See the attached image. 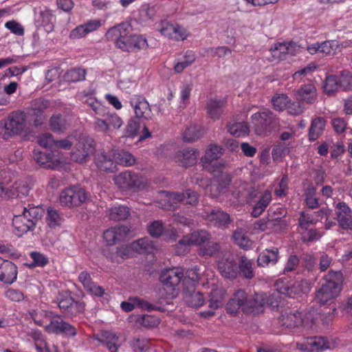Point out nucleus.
<instances>
[{"label":"nucleus","instance_id":"a211bd4d","mask_svg":"<svg viewBox=\"0 0 352 352\" xmlns=\"http://www.w3.org/2000/svg\"><path fill=\"white\" fill-rule=\"evenodd\" d=\"M336 208L337 220L340 227L344 230H352V210L344 201L337 204Z\"/></svg>","mask_w":352,"mask_h":352},{"label":"nucleus","instance_id":"8fccbe9b","mask_svg":"<svg viewBox=\"0 0 352 352\" xmlns=\"http://www.w3.org/2000/svg\"><path fill=\"white\" fill-rule=\"evenodd\" d=\"M289 98L287 94H277L272 97V102L274 109L278 111H283L286 109L289 102Z\"/></svg>","mask_w":352,"mask_h":352},{"label":"nucleus","instance_id":"4be33fe9","mask_svg":"<svg viewBox=\"0 0 352 352\" xmlns=\"http://www.w3.org/2000/svg\"><path fill=\"white\" fill-rule=\"evenodd\" d=\"M206 219L214 221L215 224L223 228H228L232 220L228 213L220 209H210L205 211Z\"/></svg>","mask_w":352,"mask_h":352},{"label":"nucleus","instance_id":"0e129e2a","mask_svg":"<svg viewBox=\"0 0 352 352\" xmlns=\"http://www.w3.org/2000/svg\"><path fill=\"white\" fill-rule=\"evenodd\" d=\"M140 129V123L135 120H130L125 129V136L134 137L138 135Z\"/></svg>","mask_w":352,"mask_h":352},{"label":"nucleus","instance_id":"603ef678","mask_svg":"<svg viewBox=\"0 0 352 352\" xmlns=\"http://www.w3.org/2000/svg\"><path fill=\"white\" fill-rule=\"evenodd\" d=\"M86 103L89 107L92 109L96 114L104 116L107 113V108L95 98H88L86 100Z\"/></svg>","mask_w":352,"mask_h":352},{"label":"nucleus","instance_id":"5fc2aeb1","mask_svg":"<svg viewBox=\"0 0 352 352\" xmlns=\"http://www.w3.org/2000/svg\"><path fill=\"white\" fill-rule=\"evenodd\" d=\"M320 52L325 55H333L339 47L338 43L336 41H327L319 44Z\"/></svg>","mask_w":352,"mask_h":352},{"label":"nucleus","instance_id":"a878e982","mask_svg":"<svg viewBox=\"0 0 352 352\" xmlns=\"http://www.w3.org/2000/svg\"><path fill=\"white\" fill-rule=\"evenodd\" d=\"M218 269L223 277L230 279L236 278L239 274L236 263L228 259L220 261L218 264Z\"/></svg>","mask_w":352,"mask_h":352},{"label":"nucleus","instance_id":"58836bf2","mask_svg":"<svg viewBox=\"0 0 352 352\" xmlns=\"http://www.w3.org/2000/svg\"><path fill=\"white\" fill-rule=\"evenodd\" d=\"M255 225L257 226V228L264 231L269 228H273L274 226H280L281 228L282 226L285 227L286 223L285 221L282 220L280 217H276L275 219H268L267 221L262 219L258 221Z\"/></svg>","mask_w":352,"mask_h":352},{"label":"nucleus","instance_id":"6ab92c4d","mask_svg":"<svg viewBox=\"0 0 352 352\" xmlns=\"http://www.w3.org/2000/svg\"><path fill=\"white\" fill-rule=\"evenodd\" d=\"M94 160L97 167L102 171L113 172L116 170V164L110 151L98 150L95 155Z\"/></svg>","mask_w":352,"mask_h":352},{"label":"nucleus","instance_id":"ddd939ff","mask_svg":"<svg viewBox=\"0 0 352 352\" xmlns=\"http://www.w3.org/2000/svg\"><path fill=\"white\" fill-rule=\"evenodd\" d=\"M337 345L336 340L330 342L326 338L316 336L308 338L301 349L309 352H319L326 349L335 348Z\"/></svg>","mask_w":352,"mask_h":352},{"label":"nucleus","instance_id":"f8f14e48","mask_svg":"<svg viewBox=\"0 0 352 352\" xmlns=\"http://www.w3.org/2000/svg\"><path fill=\"white\" fill-rule=\"evenodd\" d=\"M50 317L52 318V320L45 327V330L48 333L62 334L65 336H75L77 334L76 329L73 325L61 319L59 316H52L51 312Z\"/></svg>","mask_w":352,"mask_h":352},{"label":"nucleus","instance_id":"c756f323","mask_svg":"<svg viewBox=\"0 0 352 352\" xmlns=\"http://www.w3.org/2000/svg\"><path fill=\"white\" fill-rule=\"evenodd\" d=\"M278 260V250L273 248L272 250H265V252L261 253L257 258V263L258 266L264 267L269 264H275Z\"/></svg>","mask_w":352,"mask_h":352},{"label":"nucleus","instance_id":"cd10ccee","mask_svg":"<svg viewBox=\"0 0 352 352\" xmlns=\"http://www.w3.org/2000/svg\"><path fill=\"white\" fill-rule=\"evenodd\" d=\"M131 248L135 250V253L140 254L153 253L154 250H157L156 245L154 243L147 237L133 241Z\"/></svg>","mask_w":352,"mask_h":352},{"label":"nucleus","instance_id":"4c0bfd02","mask_svg":"<svg viewBox=\"0 0 352 352\" xmlns=\"http://www.w3.org/2000/svg\"><path fill=\"white\" fill-rule=\"evenodd\" d=\"M11 190L13 194L11 198H21L25 197L29 194L30 187L26 182L21 181L15 182L12 186H11Z\"/></svg>","mask_w":352,"mask_h":352},{"label":"nucleus","instance_id":"b1692460","mask_svg":"<svg viewBox=\"0 0 352 352\" xmlns=\"http://www.w3.org/2000/svg\"><path fill=\"white\" fill-rule=\"evenodd\" d=\"M12 226L16 230V234L19 236L26 233L29 230H32L34 228V223L30 218H28L27 215L22 214L14 215L12 219Z\"/></svg>","mask_w":352,"mask_h":352},{"label":"nucleus","instance_id":"c9c22d12","mask_svg":"<svg viewBox=\"0 0 352 352\" xmlns=\"http://www.w3.org/2000/svg\"><path fill=\"white\" fill-rule=\"evenodd\" d=\"M277 290L280 294L287 296L290 298H294L295 296L301 293V287L299 283H294L290 285H284L279 286V283H276Z\"/></svg>","mask_w":352,"mask_h":352},{"label":"nucleus","instance_id":"37998d69","mask_svg":"<svg viewBox=\"0 0 352 352\" xmlns=\"http://www.w3.org/2000/svg\"><path fill=\"white\" fill-rule=\"evenodd\" d=\"M189 235L192 245H201L207 242L210 238V234L204 230L195 231Z\"/></svg>","mask_w":352,"mask_h":352},{"label":"nucleus","instance_id":"7c9ffc66","mask_svg":"<svg viewBox=\"0 0 352 352\" xmlns=\"http://www.w3.org/2000/svg\"><path fill=\"white\" fill-rule=\"evenodd\" d=\"M324 125L325 121L320 117H318L312 120L309 130V139L310 141H314L321 135Z\"/></svg>","mask_w":352,"mask_h":352},{"label":"nucleus","instance_id":"e2e57ef3","mask_svg":"<svg viewBox=\"0 0 352 352\" xmlns=\"http://www.w3.org/2000/svg\"><path fill=\"white\" fill-rule=\"evenodd\" d=\"M185 204L192 206H196L199 204V195L196 191L188 188L185 190Z\"/></svg>","mask_w":352,"mask_h":352},{"label":"nucleus","instance_id":"f3484780","mask_svg":"<svg viewBox=\"0 0 352 352\" xmlns=\"http://www.w3.org/2000/svg\"><path fill=\"white\" fill-rule=\"evenodd\" d=\"M183 298L185 303L190 307L197 309L205 302L204 294L196 290V287L191 285L189 287H183Z\"/></svg>","mask_w":352,"mask_h":352},{"label":"nucleus","instance_id":"e433bc0d","mask_svg":"<svg viewBox=\"0 0 352 352\" xmlns=\"http://www.w3.org/2000/svg\"><path fill=\"white\" fill-rule=\"evenodd\" d=\"M49 123L51 130L54 132L63 133L67 129L66 120L60 114L53 115Z\"/></svg>","mask_w":352,"mask_h":352},{"label":"nucleus","instance_id":"69168bd1","mask_svg":"<svg viewBox=\"0 0 352 352\" xmlns=\"http://www.w3.org/2000/svg\"><path fill=\"white\" fill-rule=\"evenodd\" d=\"M117 155L116 159L119 160L120 164L125 166H131L135 162V159L129 152L122 151L121 153H118Z\"/></svg>","mask_w":352,"mask_h":352},{"label":"nucleus","instance_id":"6e6d98bb","mask_svg":"<svg viewBox=\"0 0 352 352\" xmlns=\"http://www.w3.org/2000/svg\"><path fill=\"white\" fill-rule=\"evenodd\" d=\"M43 212L42 208L38 207H31L28 209L25 207L23 211V213L27 215L28 218H30V220H32L33 223H34V226L41 217Z\"/></svg>","mask_w":352,"mask_h":352},{"label":"nucleus","instance_id":"7ed1b4c3","mask_svg":"<svg viewBox=\"0 0 352 352\" xmlns=\"http://www.w3.org/2000/svg\"><path fill=\"white\" fill-rule=\"evenodd\" d=\"M324 283L316 292L315 299L321 304H331L340 294L342 286V274L329 271L324 276Z\"/></svg>","mask_w":352,"mask_h":352},{"label":"nucleus","instance_id":"412c9836","mask_svg":"<svg viewBox=\"0 0 352 352\" xmlns=\"http://www.w3.org/2000/svg\"><path fill=\"white\" fill-rule=\"evenodd\" d=\"M131 104L133 107L135 113L137 118L144 120H151L153 117V113L147 100L141 96L133 98L131 101Z\"/></svg>","mask_w":352,"mask_h":352},{"label":"nucleus","instance_id":"1a4fd4ad","mask_svg":"<svg viewBox=\"0 0 352 352\" xmlns=\"http://www.w3.org/2000/svg\"><path fill=\"white\" fill-rule=\"evenodd\" d=\"M50 105L47 100L38 98L32 101L31 107L28 109V119L34 126H41L45 121L44 110Z\"/></svg>","mask_w":352,"mask_h":352},{"label":"nucleus","instance_id":"473e14b6","mask_svg":"<svg viewBox=\"0 0 352 352\" xmlns=\"http://www.w3.org/2000/svg\"><path fill=\"white\" fill-rule=\"evenodd\" d=\"M243 274V277L247 279H252L254 276V271L253 269V261L248 259L245 256L240 258L238 270Z\"/></svg>","mask_w":352,"mask_h":352},{"label":"nucleus","instance_id":"20e7f679","mask_svg":"<svg viewBox=\"0 0 352 352\" xmlns=\"http://www.w3.org/2000/svg\"><path fill=\"white\" fill-rule=\"evenodd\" d=\"M184 272L179 267L168 268L162 271L160 280L162 285V289L166 293L168 299L175 298L179 292V283L183 281Z\"/></svg>","mask_w":352,"mask_h":352},{"label":"nucleus","instance_id":"c85d7f7f","mask_svg":"<svg viewBox=\"0 0 352 352\" xmlns=\"http://www.w3.org/2000/svg\"><path fill=\"white\" fill-rule=\"evenodd\" d=\"M234 243L243 250H249L253 244L252 241L247 235V232L242 228H237L232 234Z\"/></svg>","mask_w":352,"mask_h":352},{"label":"nucleus","instance_id":"f03ea898","mask_svg":"<svg viewBox=\"0 0 352 352\" xmlns=\"http://www.w3.org/2000/svg\"><path fill=\"white\" fill-rule=\"evenodd\" d=\"M265 305L264 294H250L243 289H238L226 304V310L232 316H236L241 309L245 314H259L263 311Z\"/></svg>","mask_w":352,"mask_h":352},{"label":"nucleus","instance_id":"338daca9","mask_svg":"<svg viewBox=\"0 0 352 352\" xmlns=\"http://www.w3.org/2000/svg\"><path fill=\"white\" fill-rule=\"evenodd\" d=\"M40 17L41 18V25L44 27H47L50 30H52L53 29L52 12L50 10L41 11L40 12Z\"/></svg>","mask_w":352,"mask_h":352},{"label":"nucleus","instance_id":"4468645a","mask_svg":"<svg viewBox=\"0 0 352 352\" xmlns=\"http://www.w3.org/2000/svg\"><path fill=\"white\" fill-rule=\"evenodd\" d=\"M199 155L197 149L186 148L178 151L174 156V160L179 166L187 168L197 164Z\"/></svg>","mask_w":352,"mask_h":352},{"label":"nucleus","instance_id":"2f4dec72","mask_svg":"<svg viewBox=\"0 0 352 352\" xmlns=\"http://www.w3.org/2000/svg\"><path fill=\"white\" fill-rule=\"evenodd\" d=\"M203 135V129L198 124H191L185 130L184 133V140L191 143L199 140Z\"/></svg>","mask_w":352,"mask_h":352},{"label":"nucleus","instance_id":"5701e85b","mask_svg":"<svg viewBox=\"0 0 352 352\" xmlns=\"http://www.w3.org/2000/svg\"><path fill=\"white\" fill-rule=\"evenodd\" d=\"M17 267L11 261H3L0 265V280L6 284H12L16 279Z\"/></svg>","mask_w":352,"mask_h":352},{"label":"nucleus","instance_id":"09e8293b","mask_svg":"<svg viewBox=\"0 0 352 352\" xmlns=\"http://www.w3.org/2000/svg\"><path fill=\"white\" fill-rule=\"evenodd\" d=\"M46 219L47 224L52 228L60 226L62 221V218L58 210L51 207L47 208V216Z\"/></svg>","mask_w":352,"mask_h":352},{"label":"nucleus","instance_id":"a19ab883","mask_svg":"<svg viewBox=\"0 0 352 352\" xmlns=\"http://www.w3.org/2000/svg\"><path fill=\"white\" fill-rule=\"evenodd\" d=\"M86 70L82 68H74L68 70L64 75L67 82H78L85 79Z\"/></svg>","mask_w":352,"mask_h":352},{"label":"nucleus","instance_id":"f257e3e1","mask_svg":"<svg viewBox=\"0 0 352 352\" xmlns=\"http://www.w3.org/2000/svg\"><path fill=\"white\" fill-rule=\"evenodd\" d=\"M131 25L127 23H121L109 29L105 37L114 41L116 47L123 51L131 52L146 50L148 45L146 39L140 35L131 34Z\"/></svg>","mask_w":352,"mask_h":352},{"label":"nucleus","instance_id":"052dcab7","mask_svg":"<svg viewBox=\"0 0 352 352\" xmlns=\"http://www.w3.org/2000/svg\"><path fill=\"white\" fill-rule=\"evenodd\" d=\"M289 153V148L285 143H278L272 149V155L274 160H277Z\"/></svg>","mask_w":352,"mask_h":352},{"label":"nucleus","instance_id":"9d476101","mask_svg":"<svg viewBox=\"0 0 352 352\" xmlns=\"http://www.w3.org/2000/svg\"><path fill=\"white\" fill-rule=\"evenodd\" d=\"M223 148L217 144H210L206 151L205 155L201 158L205 168L211 172L220 171L224 167V164L214 162L223 154Z\"/></svg>","mask_w":352,"mask_h":352},{"label":"nucleus","instance_id":"680f3d73","mask_svg":"<svg viewBox=\"0 0 352 352\" xmlns=\"http://www.w3.org/2000/svg\"><path fill=\"white\" fill-rule=\"evenodd\" d=\"M34 160L39 164L45 168H51L50 160L51 155L41 151H34Z\"/></svg>","mask_w":352,"mask_h":352},{"label":"nucleus","instance_id":"79ce46f5","mask_svg":"<svg viewBox=\"0 0 352 352\" xmlns=\"http://www.w3.org/2000/svg\"><path fill=\"white\" fill-rule=\"evenodd\" d=\"M228 132L236 137L247 135L249 133V127L245 122H236L228 125Z\"/></svg>","mask_w":352,"mask_h":352},{"label":"nucleus","instance_id":"6e6552de","mask_svg":"<svg viewBox=\"0 0 352 352\" xmlns=\"http://www.w3.org/2000/svg\"><path fill=\"white\" fill-rule=\"evenodd\" d=\"M62 205L68 207H78L87 199L85 190L78 186H70L64 189L60 195Z\"/></svg>","mask_w":352,"mask_h":352},{"label":"nucleus","instance_id":"c03bdc74","mask_svg":"<svg viewBox=\"0 0 352 352\" xmlns=\"http://www.w3.org/2000/svg\"><path fill=\"white\" fill-rule=\"evenodd\" d=\"M339 84L337 76H328L324 82V91L328 95L333 94L340 87Z\"/></svg>","mask_w":352,"mask_h":352},{"label":"nucleus","instance_id":"bf43d9fd","mask_svg":"<svg viewBox=\"0 0 352 352\" xmlns=\"http://www.w3.org/2000/svg\"><path fill=\"white\" fill-rule=\"evenodd\" d=\"M302 104L303 103L302 102H299L298 100L291 101L289 100L286 109L290 115L299 116L304 111V107Z\"/></svg>","mask_w":352,"mask_h":352},{"label":"nucleus","instance_id":"4d7b16f0","mask_svg":"<svg viewBox=\"0 0 352 352\" xmlns=\"http://www.w3.org/2000/svg\"><path fill=\"white\" fill-rule=\"evenodd\" d=\"M339 85L344 90L352 89V73L348 70H343L340 72Z\"/></svg>","mask_w":352,"mask_h":352},{"label":"nucleus","instance_id":"2eb2a0df","mask_svg":"<svg viewBox=\"0 0 352 352\" xmlns=\"http://www.w3.org/2000/svg\"><path fill=\"white\" fill-rule=\"evenodd\" d=\"M310 319L311 322L314 324L315 322V318L314 317H310V314H307L305 318V319L302 318V314L298 311H296L295 312H289L281 315L280 318V323L281 326L286 327L289 329H295L303 322V321Z\"/></svg>","mask_w":352,"mask_h":352},{"label":"nucleus","instance_id":"9b49d317","mask_svg":"<svg viewBox=\"0 0 352 352\" xmlns=\"http://www.w3.org/2000/svg\"><path fill=\"white\" fill-rule=\"evenodd\" d=\"M252 119L254 131L258 135L270 131L276 121L275 116L270 111L256 113L252 115Z\"/></svg>","mask_w":352,"mask_h":352},{"label":"nucleus","instance_id":"39448f33","mask_svg":"<svg viewBox=\"0 0 352 352\" xmlns=\"http://www.w3.org/2000/svg\"><path fill=\"white\" fill-rule=\"evenodd\" d=\"M25 126V116L23 112L12 113L7 119L0 122V138L3 140L21 133Z\"/></svg>","mask_w":352,"mask_h":352},{"label":"nucleus","instance_id":"a18cd8bd","mask_svg":"<svg viewBox=\"0 0 352 352\" xmlns=\"http://www.w3.org/2000/svg\"><path fill=\"white\" fill-rule=\"evenodd\" d=\"M161 25L162 28L160 31L162 35L170 38L179 40L182 36L175 33L177 29L175 28L174 25L169 23L168 21H162Z\"/></svg>","mask_w":352,"mask_h":352},{"label":"nucleus","instance_id":"3c124183","mask_svg":"<svg viewBox=\"0 0 352 352\" xmlns=\"http://www.w3.org/2000/svg\"><path fill=\"white\" fill-rule=\"evenodd\" d=\"M132 243L128 245H122L120 247H117L115 255L116 256L120 257L122 259H127L131 257H133L135 250L131 248Z\"/></svg>","mask_w":352,"mask_h":352},{"label":"nucleus","instance_id":"72a5a7b5","mask_svg":"<svg viewBox=\"0 0 352 352\" xmlns=\"http://www.w3.org/2000/svg\"><path fill=\"white\" fill-rule=\"evenodd\" d=\"M130 215V209L125 206L112 207L109 210V219L113 221H122L126 219Z\"/></svg>","mask_w":352,"mask_h":352},{"label":"nucleus","instance_id":"f704fd0d","mask_svg":"<svg viewBox=\"0 0 352 352\" xmlns=\"http://www.w3.org/2000/svg\"><path fill=\"white\" fill-rule=\"evenodd\" d=\"M271 201V193L266 190L265 192L261 196L258 202L254 206L252 215L254 217H258L259 215L262 214V212L265 210L268 204Z\"/></svg>","mask_w":352,"mask_h":352},{"label":"nucleus","instance_id":"ea45409f","mask_svg":"<svg viewBox=\"0 0 352 352\" xmlns=\"http://www.w3.org/2000/svg\"><path fill=\"white\" fill-rule=\"evenodd\" d=\"M220 245L215 241H208L206 244L200 247L199 255L202 256H213L219 252Z\"/></svg>","mask_w":352,"mask_h":352},{"label":"nucleus","instance_id":"aec40b11","mask_svg":"<svg viewBox=\"0 0 352 352\" xmlns=\"http://www.w3.org/2000/svg\"><path fill=\"white\" fill-rule=\"evenodd\" d=\"M294 96L299 102L313 104L316 100L317 89L312 84L303 85L294 91Z\"/></svg>","mask_w":352,"mask_h":352},{"label":"nucleus","instance_id":"de8ad7c7","mask_svg":"<svg viewBox=\"0 0 352 352\" xmlns=\"http://www.w3.org/2000/svg\"><path fill=\"white\" fill-rule=\"evenodd\" d=\"M187 276L183 278L182 287H189L191 285L192 287H196L199 280V275L196 270H190L187 272Z\"/></svg>","mask_w":352,"mask_h":352},{"label":"nucleus","instance_id":"393cba45","mask_svg":"<svg viewBox=\"0 0 352 352\" xmlns=\"http://www.w3.org/2000/svg\"><path fill=\"white\" fill-rule=\"evenodd\" d=\"M226 101L225 100L210 99L206 104L207 113L211 119H219L223 112Z\"/></svg>","mask_w":352,"mask_h":352},{"label":"nucleus","instance_id":"bb28decb","mask_svg":"<svg viewBox=\"0 0 352 352\" xmlns=\"http://www.w3.org/2000/svg\"><path fill=\"white\" fill-rule=\"evenodd\" d=\"M101 25L100 20H91L87 23L76 27L71 32L70 37L78 38L84 36L89 32L97 30Z\"/></svg>","mask_w":352,"mask_h":352},{"label":"nucleus","instance_id":"423d86ee","mask_svg":"<svg viewBox=\"0 0 352 352\" xmlns=\"http://www.w3.org/2000/svg\"><path fill=\"white\" fill-rule=\"evenodd\" d=\"M113 180L118 188L123 190L138 191L144 189L146 186L145 179L131 171L120 173L114 177Z\"/></svg>","mask_w":352,"mask_h":352},{"label":"nucleus","instance_id":"dca6fc26","mask_svg":"<svg viewBox=\"0 0 352 352\" xmlns=\"http://www.w3.org/2000/svg\"><path fill=\"white\" fill-rule=\"evenodd\" d=\"M226 291L223 288H218L212 290L210 293L209 299V307L212 310L204 311L200 312V316L203 318H209L214 314L213 310L221 307L224 302Z\"/></svg>","mask_w":352,"mask_h":352},{"label":"nucleus","instance_id":"774afa93","mask_svg":"<svg viewBox=\"0 0 352 352\" xmlns=\"http://www.w3.org/2000/svg\"><path fill=\"white\" fill-rule=\"evenodd\" d=\"M119 241L125 239V237L134 230L131 226L120 225L113 227Z\"/></svg>","mask_w":352,"mask_h":352},{"label":"nucleus","instance_id":"49530a36","mask_svg":"<svg viewBox=\"0 0 352 352\" xmlns=\"http://www.w3.org/2000/svg\"><path fill=\"white\" fill-rule=\"evenodd\" d=\"M102 337L105 338L104 340H100L101 342L105 344L107 347L111 352H116L118 345L117 344L118 337L111 332L106 331L102 333Z\"/></svg>","mask_w":352,"mask_h":352},{"label":"nucleus","instance_id":"0eeeda50","mask_svg":"<svg viewBox=\"0 0 352 352\" xmlns=\"http://www.w3.org/2000/svg\"><path fill=\"white\" fill-rule=\"evenodd\" d=\"M76 141L71 157L74 161L82 163L94 153L96 150L94 141L91 138L86 135H79Z\"/></svg>","mask_w":352,"mask_h":352},{"label":"nucleus","instance_id":"864d4df0","mask_svg":"<svg viewBox=\"0 0 352 352\" xmlns=\"http://www.w3.org/2000/svg\"><path fill=\"white\" fill-rule=\"evenodd\" d=\"M133 300L135 303V307L142 309L143 310H147L148 311L153 310H159L160 311H164V308L155 305H152L148 302L138 297H133Z\"/></svg>","mask_w":352,"mask_h":352},{"label":"nucleus","instance_id":"13d9d810","mask_svg":"<svg viewBox=\"0 0 352 352\" xmlns=\"http://www.w3.org/2000/svg\"><path fill=\"white\" fill-rule=\"evenodd\" d=\"M164 228L162 221H154L148 226V232L154 238L160 237L164 232Z\"/></svg>","mask_w":352,"mask_h":352}]
</instances>
